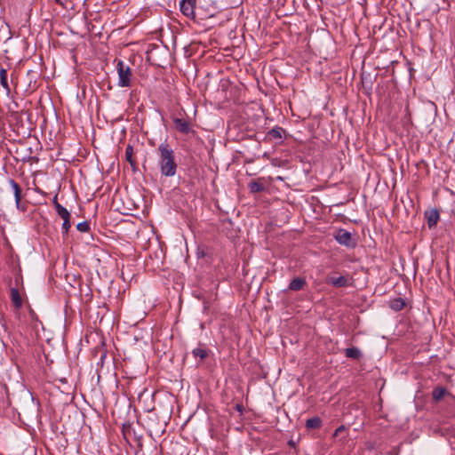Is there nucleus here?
Masks as SVG:
<instances>
[{
	"instance_id": "nucleus-1",
	"label": "nucleus",
	"mask_w": 455,
	"mask_h": 455,
	"mask_svg": "<svg viewBox=\"0 0 455 455\" xmlns=\"http://www.w3.org/2000/svg\"><path fill=\"white\" fill-rule=\"evenodd\" d=\"M157 152L161 174L164 177H173L178 169L173 149L167 142H163L159 144Z\"/></svg>"
},
{
	"instance_id": "nucleus-2",
	"label": "nucleus",
	"mask_w": 455,
	"mask_h": 455,
	"mask_svg": "<svg viewBox=\"0 0 455 455\" xmlns=\"http://www.w3.org/2000/svg\"><path fill=\"white\" fill-rule=\"evenodd\" d=\"M118 73V85L121 87H129L131 85L132 69L129 66H125L123 60L116 63Z\"/></svg>"
},
{
	"instance_id": "nucleus-3",
	"label": "nucleus",
	"mask_w": 455,
	"mask_h": 455,
	"mask_svg": "<svg viewBox=\"0 0 455 455\" xmlns=\"http://www.w3.org/2000/svg\"><path fill=\"white\" fill-rule=\"evenodd\" d=\"M10 187L12 188L15 198L16 208L20 212L27 211V204L21 202L22 199V189L20 186L13 180L10 179L8 180Z\"/></svg>"
},
{
	"instance_id": "nucleus-4",
	"label": "nucleus",
	"mask_w": 455,
	"mask_h": 455,
	"mask_svg": "<svg viewBox=\"0 0 455 455\" xmlns=\"http://www.w3.org/2000/svg\"><path fill=\"white\" fill-rule=\"evenodd\" d=\"M196 0H180V9L182 14L188 19L196 20Z\"/></svg>"
},
{
	"instance_id": "nucleus-5",
	"label": "nucleus",
	"mask_w": 455,
	"mask_h": 455,
	"mask_svg": "<svg viewBox=\"0 0 455 455\" xmlns=\"http://www.w3.org/2000/svg\"><path fill=\"white\" fill-rule=\"evenodd\" d=\"M334 238L341 245L347 246L348 248H353L355 246V242L353 241L351 233L346 229L339 228L334 235Z\"/></svg>"
},
{
	"instance_id": "nucleus-6",
	"label": "nucleus",
	"mask_w": 455,
	"mask_h": 455,
	"mask_svg": "<svg viewBox=\"0 0 455 455\" xmlns=\"http://www.w3.org/2000/svg\"><path fill=\"white\" fill-rule=\"evenodd\" d=\"M173 124L175 129L180 133L188 134L194 132L190 122L187 119L175 117L173 118Z\"/></svg>"
},
{
	"instance_id": "nucleus-7",
	"label": "nucleus",
	"mask_w": 455,
	"mask_h": 455,
	"mask_svg": "<svg viewBox=\"0 0 455 455\" xmlns=\"http://www.w3.org/2000/svg\"><path fill=\"white\" fill-rule=\"evenodd\" d=\"M326 283L332 285L335 288H344L349 285V278L346 275L328 276Z\"/></svg>"
},
{
	"instance_id": "nucleus-8",
	"label": "nucleus",
	"mask_w": 455,
	"mask_h": 455,
	"mask_svg": "<svg viewBox=\"0 0 455 455\" xmlns=\"http://www.w3.org/2000/svg\"><path fill=\"white\" fill-rule=\"evenodd\" d=\"M11 300L15 309L21 308L23 299L20 293L18 287H11L10 289Z\"/></svg>"
},
{
	"instance_id": "nucleus-9",
	"label": "nucleus",
	"mask_w": 455,
	"mask_h": 455,
	"mask_svg": "<svg viewBox=\"0 0 455 455\" xmlns=\"http://www.w3.org/2000/svg\"><path fill=\"white\" fill-rule=\"evenodd\" d=\"M285 130L280 126H275L267 133V140L282 141Z\"/></svg>"
},
{
	"instance_id": "nucleus-10",
	"label": "nucleus",
	"mask_w": 455,
	"mask_h": 455,
	"mask_svg": "<svg viewBox=\"0 0 455 455\" xmlns=\"http://www.w3.org/2000/svg\"><path fill=\"white\" fill-rule=\"evenodd\" d=\"M425 216L429 228L435 227L440 219L439 212L436 209L426 212Z\"/></svg>"
},
{
	"instance_id": "nucleus-11",
	"label": "nucleus",
	"mask_w": 455,
	"mask_h": 455,
	"mask_svg": "<svg viewBox=\"0 0 455 455\" xmlns=\"http://www.w3.org/2000/svg\"><path fill=\"white\" fill-rule=\"evenodd\" d=\"M307 286V281L304 277H296L292 279L288 286L291 291H301Z\"/></svg>"
},
{
	"instance_id": "nucleus-12",
	"label": "nucleus",
	"mask_w": 455,
	"mask_h": 455,
	"mask_svg": "<svg viewBox=\"0 0 455 455\" xmlns=\"http://www.w3.org/2000/svg\"><path fill=\"white\" fill-rule=\"evenodd\" d=\"M0 85L5 91L7 96L11 94V88L7 78V70L4 68L0 69Z\"/></svg>"
},
{
	"instance_id": "nucleus-13",
	"label": "nucleus",
	"mask_w": 455,
	"mask_h": 455,
	"mask_svg": "<svg viewBox=\"0 0 455 455\" xmlns=\"http://www.w3.org/2000/svg\"><path fill=\"white\" fill-rule=\"evenodd\" d=\"M347 358L358 360L362 357L361 350L356 347H347L344 350Z\"/></svg>"
},
{
	"instance_id": "nucleus-14",
	"label": "nucleus",
	"mask_w": 455,
	"mask_h": 455,
	"mask_svg": "<svg viewBox=\"0 0 455 455\" xmlns=\"http://www.w3.org/2000/svg\"><path fill=\"white\" fill-rule=\"evenodd\" d=\"M125 160L129 162L133 172L137 171V164L133 159V148L132 145H127L125 149Z\"/></svg>"
},
{
	"instance_id": "nucleus-15",
	"label": "nucleus",
	"mask_w": 455,
	"mask_h": 455,
	"mask_svg": "<svg viewBox=\"0 0 455 455\" xmlns=\"http://www.w3.org/2000/svg\"><path fill=\"white\" fill-rule=\"evenodd\" d=\"M53 204H54V207H55V210L58 213V215L62 219V220H65V219H70V213L64 207L62 206L60 204H59L57 202V199L56 197L54 198V201H53Z\"/></svg>"
},
{
	"instance_id": "nucleus-16",
	"label": "nucleus",
	"mask_w": 455,
	"mask_h": 455,
	"mask_svg": "<svg viewBox=\"0 0 455 455\" xmlns=\"http://www.w3.org/2000/svg\"><path fill=\"white\" fill-rule=\"evenodd\" d=\"M322 419L317 416L310 418L306 421V427L307 429H318L322 427Z\"/></svg>"
},
{
	"instance_id": "nucleus-17",
	"label": "nucleus",
	"mask_w": 455,
	"mask_h": 455,
	"mask_svg": "<svg viewBox=\"0 0 455 455\" xmlns=\"http://www.w3.org/2000/svg\"><path fill=\"white\" fill-rule=\"evenodd\" d=\"M447 389L443 387H436L432 391V397L435 401L438 402L443 398L447 394Z\"/></svg>"
},
{
	"instance_id": "nucleus-18",
	"label": "nucleus",
	"mask_w": 455,
	"mask_h": 455,
	"mask_svg": "<svg viewBox=\"0 0 455 455\" xmlns=\"http://www.w3.org/2000/svg\"><path fill=\"white\" fill-rule=\"evenodd\" d=\"M248 188L251 193H259L265 189V187L262 183L258 182L256 180H251L248 184Z\"/></svg>"
},
{
	"instance_id": "nucleus-19",
	"label": "nucleus",
	"mask_w": 455,
	"mask_h": 455,
	"mask_svg": "<svg viewBox=\"0 0 455 455\" xmlns=\"http://www.w3.org/2000/svg\"><path fill=\"white\" fill-rule=\"evenodd\" d=\"M192 354L195 357H199L201 361L204 360L208 356V350L201 347L193 349Z\"/></svg>"
},
{
	"instance_id": "nucleus-20",
	"label": "nucleus",
	"mask_w": 455,
	"mask_h": 455,
	"mask_svg": "<svg viewBox=\"0 0 455 455\" xmlns=\"http://www.w3.org/2000/svg\"><path fill=\"white\" fill-rule=\"evenodd\" d=\"M405 303L403 299H396L391 302V307L396 311L402 310Z\"/></svg>"
},
{
	"instance_id": "nucleus-21",
	"label": "nucleus",
	"mask_w": 455,
	"mask_h": 455,
	"mask_svg": "<svg viewBox=\"0 0 455 455\" xmlns=\"http://www.w3.org/2000/svg\"><path fill=\"white\" fill-rule=\"evenodd\" d=\"M7 331V325L4 319V315L0 312V336Z\"/></svg>"
},
{
	"instance_id": "nucleus-22",
	"label": "nucleus",
	"mask_w": 455,
	"mask_h": 455,
	"mask_svg": "<svg viewBox=\"0 0 455 455\" xmlns=\"http://www.w3.org/2000/svg\"><path fill=\"white\" fill-rule=\"evenodd\" d=\"M76 228L80 232H88L90 230V223L88 221H83L76 225Z\"/></svg>"
},
{
	"instance_id": "nucleus-23",
	"label": "nucleus",
	"mask_w": 455,
	"mask_h": 455,
	"mask_svg": "<svg viewBox=\"0 0 455 455\" xmlns=\"http://www.w3.org/2000/svg\"><path fill=\"white\" fill-rule=\"evenodd\" d=\"M70 227H71L70 219L63 220L62 230L65 235H67L68 233Z\"/></svg>"
},
{
	"instance_id": "nucleus-24",
	"label": "nucleus",
	"mask_w": 455,
	"mask_h": 455,
	"mask_svg": "<svg viewBox=\"0 0 455 455\" xmlns=\"http://www.w3.org/2000/svg\"><path fill=\"white\" fill-rule=\"evenodd\" d=\"M347 432V427L345 426L339 427L333 433V437H338L341 435V434Z\"/></svg>"
},
{
	"instance_id": "nucleus-25",
	"label": "nucleus",
	"mask_w": 455,
	"mask_h": 455,
	"mask_svg": "<svg viewBox=\"0 0 455 455\" xmlns=\"http://www.w3.org/2000/svg\"><path fill=\"white\" fill-rule=\"evenodd\" d=\"M235 411L240 412V414H243V406L242 404H240V403L235 404Z\"/></svg>"
},
{
	"instance_id": "nucleus-26",
	"label": "nucleus",
	"mask_w": 455,
	"mask_h": 455,
	"mask_svg": "<svg viewBox=\"0 0 455 455\" xmlns=\"http://www.w3.org/2000/svg\"><path fill=\"white\" fill-rule=\"evenodd\" d=\"M19 283H20V278L16 277L15 278V283H16L17 286L19 285Z\"/></svg>"
},
{
	"instance_id": "nucleus-27",
	"label": "nucleus",
	"mask_w": 455,
	"mask_h": 455,
	"mask_svg": "<svg viewBox=\"0 0 455 455\" xmlns=\"http://www.w3.org/2000/svg\"><path fill=\"white\" fill-rule=\"evenodd\" d=\"M105 356H106V354L104 353V354L101 355V359H105Z\"/></svg>"
},
{
	"instance_id": "nucleus-28",
	"label": "nucleus",
	"mask_w": 455,
	"mask_h": 455,
	"mask_svg": "<svg viewBox=\"0 0 455 455\" xmlns=\"http://www.w3.org/2000/svg\"><path fill=\"white\" fill-rule=\"evenodd\" d=\"M55 1H56V3H58V4H60V0H55Z\"/></svg>"
}]
</instances>
